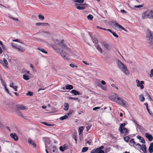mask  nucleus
Masks as SVG:
<instances>
[{"label": "nucleus", "mask_w": 153, "mask_h": 153, "mask_svg": "<svg viewBox=\"0 0 153 153\" xmlns=\"http://www.w3.org/2000/svg\"><path fill=\"white\" fill-rule=\"evenodd\" d=\"M0 63L2 64L3 66H4L5 68L7 69L8 68V62L7 60L5 58H4L3 59V61L2 60H0Z\"/></svg>", "instance_id": "8"}, {"label": "nucleus", "mask_w": 153, "mask_h": 153, "mask_svg": "<svg viewBox=\"0 0 153 153\" xmlns=\"http://www.w3.org/2000/svg\"><path fill=\"white\" fill-rule=\"evenodd\" d=\"M88 149V148L87 147H84L82 148V152H84L87 151Z\"/></svg>", "instance_id": "38"}, {"label": "nucleus", "mask_w": 153, "mask_h": 153, "mask_svg": "<svg viewBox=\"0 0 153 153\" xmlns=\"http://www.w3.org/2000/svg\"><path fill=\"white\" fill-rule=\"evenodd\" d=\"M63 42L64 40H62L60 42L59 41L58 45H60V46H62L64 48H65L66 45Z\"/></svg>", "instance_id": "27"}, {"label": "nucleus", "mask_w": 153, "mask_h": 153, "mask_svg": "<svg viewBox=\"0 0 153 153\" xmlns=\"http://www.w3.org/2000/svg\"><path fill=\"white\" fill-rule=\"evenodd\" d=\"M145 136L150 141H152L153 140V137L152 135L147 133L146 134Z\"/></svg>", "instance_id": "12"}, {"label": "nucleus", "mask_w": 153, "mask_h": 153, "mask_svg": "<svg viewBox=\"0 0 153 153\" xmlns=\"http://www.w3.org/2000/svg\"><path fill=\"white\" fill-rule=\"evenodd\" d=\"M10 136L16 141H18V137L15 133H11L10 134Z\"/></svg>", "instance_id": "13"}, {"label": "nucleus", "mask_w": 153, "mask_h": 153, "mask_svg": "<svg viewBox=\"0 0 153 153\" xmlns=\"http://www.w3.org/2000/svg\"><path fill=\"white\" fill-rule=\"evenodd\" d=\"M64 106L65 107V108H64V110H68L69 105L68 103H65L64 104Z\"/></svg>", "instance_id": "29"}, {"label": "nucleus", "mask_w": 153, "mask_h": 153, "mask_svg": "<svg viewBox=\"0 0 153 153\" xmlns=\"http://www.w3.org/2000/svg\"><path fill=\"white\" fill-rule=\"evenodd\" d=\"M93 42L96 44L98 43V41L97 39H95L93 41Z\"/></svg>", "instance_id": "62"}, {"label": "nucleus", "mask_w": 153, "mask_h": 153, "mask_svg": "<svg viewBox=\"0 0 153 153\" xmlns=\"http://www.w3.org/2000/svg\"><path fill=\"white\" fill-rule=\"evenodd\" d=\"M144 81H141L140 84V87L141 89H143L144 88V86L143 85V84H144Z\"/></svg>", "instance_id": "34"}, {"label": "nucleus", "mask_w": 153, "mask_h": 153, "mask_svg": "<svg viewBox=\"0 0 153 153\" xmlns=\"http://www.w3.org/2000/svg\"><path fill=\"white\" fill-rule=\"evenodd\" d=\"M68 118V116L67 115H65L63 116L60 117L59 118L61 120H63L65 119H67Z\"/></svg>", "instance_id": "35"}, {"label": "nucleus", "mask_w": 153, "mask_h": 153, "mask_svg": "<svg viewBox=\"0 0 153 153\" xmlns=\"http://www.w3.org/2000/svg\"><path fill=\"white\" fill-rule=\"evenodd\" d=\"M36 26H49V24L47 23H37L36 24Z\"/></svg>", "instance_id": "15"}, {"label": "nucleus", "mask_w": 153, "mask_h": 153, "mask_svg": "<svg viewBox=\"0 0 153 153\" xmlns=\"http://www.w3.org/2000/svg\"><path fill=\"white\" fill-rule=\"evenodd\" d=\"M109 98L111 100L118 103L122 106H125L126 105V102L122 99L120 98L115 94H113V95L110 96Z\"/></svg>", "instance_id": "1"}, {"label": "nucleus", "mask_w": 153, "mask_h": 153, "mask_svg": "<svg viewBox=\"0 0 153 153\" xmlns=\"http://www.w3.org/2000/svg\"><path fill=\"white\" fill-rule=\"evenodd\" d=\"M116 38H117L118 37V35H117L115 33V32H113L112 33H111Z\"/></svg>", "instance_id": "49"}, {"label": "nucleus", "mask_w": 153, "mask_h": 153, "mask_svg": "<svg viewBox=\"0 0 153 153\" xmlns=\"http://www.w3.org/2000/svg\"><path fill=\"white\" fill-rule=\"evenodd\" d=\"M120 12L123 14H126L127 13V12L124 10H121L120 11Z\"/></svg>", "instance_id": "56"}, {"label": "nucleus", "mask_w": 153, "mask_h": 153, "mask_svg": "<svg viewBox=\"0 0 153 153\" xmlns=\"http://www.w3.org/2000/svg\"><path fill=\"white\" fill-rule=\"evenodd\" d=\"M23 78L25 80H28L30 79V77L26 74L23 75Z\"/></svg>", "instance_id": "32"}, {"label": "nucleus", "mask_w": 153, "mask_h": 153, "mask_svg": "<svg viewBox=\"0 0 153 153\" xmlns=\"http://www.w3.org/2000/svg\"><path fill=\"white\" fill-rule=\"evenodd\" d=\"M143 7V5H136V6H134V7H136V8H140V7Z\"/></svg>", "instance_id": "59"}, {"label": "nucleus", "mask_w": 153, "mask_h": 153, "mask_svg": "<svg viewBox=\"0 0 153 153\" xmlns=\"http://www.w3.org/2000/svg\"><path fill=\"white\" fill-rule=\"evenodd\" d=\"M11 45L13 47L15 48H16V45L15 44H14L13 43H12Z\"/></svg>", "instance_id": "63"}, {"label": "nucleus", "mask_w": 153, "mask_h": 153, "mask_svg": "<svg viewBox=\"0 0 153 153\" xmlns=\"http://www.w3.org/2000/svg\"><path fill=\"white\" fill-rule=\"evenodd\" d=\"M50 46L55 51H58L59 48H58L55 45H53V44H50Z\"/></svg>", "instance_id": "24"}, {"label": "nucleus", "mask_w": 153, "mask_h": 153, "mask_svg": "<svg viewBox=\"0 0 153 153\" xmlns=\"http://www.w3.org/2000/svg\"><path fill=\"white\" fill-rule=\"evenodd\" d=\"M17 114L19 116L21 117L22 118H24V116L23 114L20 112H19L17 113Z\"/></svg>", "instance_id": "46"}, {"label": "nucleus", "mask_w": 153, "mask_h": 153, "mask_svg": "<svg viewBox=\"0 0 153 153\" xmlns=\"http://www.w3.org/2000/svg\"><path fill=\"white\" fill-rule=\"evenodd\" d=\"M73 88V86L71 85H68L66 86V89L71 90Z\"/></svg>", "instance_id": "30"}, {"label": "nucleus", "mask_w": 153, "mask_h": 153, "mask_svg": "<svg viewBox=\"0 0 153 153\" xmlns=\"http://www.w3.org/2000/svg\"><path fill=\"white\" fill-rule=\"evenodd\" d=\"M137 138L141 140V142L143 144L145 143V141L143 139V138L140 136H137Z\"/></svg>", "instance_id": "25"}, {"label": "nucleus", "mask_w": 153, "mask_h": 153, "mask_svg": "<svg viewBox=\"0 0 153 153\" xmlns=\"http://www.w3.org/2000/svg\"><path fill=\"white\" fill-rule=\"evenodd\" d=\"M43 141L45 142V145L48 144L50 143V140L49 138L43 137Z\"/></svg>", "instance_id": "20"}, {"label": "nucleus", "mask_w": 153, "mask_h": 153, "mask_svg": "<svg viewBox=\"0 0 153 153\" xmlns=\"http://www.w3.org/2000/svg\"><path fill=\"white\" fill-rule=\"evenodd\" d=\"M140 149L142 150L144 152V153H147L146 149V145L144 144L141 145V146Z\"/></svg>", "instance_id": "16"}, {"label": "nucleus", "mask_w": 153, "mask_h": 153, "mask_svg": "<svg viewBox=\"0 0 153 153\" xmlns=\"http://www.w3.org/2000/svg\"><path fill=\"white\" fill-rule=\"evenodd\" d=\"M101 44L103 45L106 49L109 50L111 49L110 46L106 42L104 41L102 42Z\"/></svg>", "instance_id": "9"}, {"label": "nucleus", "mask_w": 153, "mask_h": 153, "mask_svg": "<svg viewBox=\"0 0 153 153\" xmlns=\"http://www.w3.org/2000/svg\"><path fill=\"white\" fill-rule=\"evenodd\" d=\"M135 145V146H134V147H135L137 149H140L141 147V145L139 143L136 144V145Z\"/></svg>", "instance_id": "37"}, {"label": "nucleus", "mask_w": 153, "mask_h": 153, "mask_svg": "<svg viewBox=\"0 0 153 153\" xmlns=\"http://www.w3.org/2000/svg\"><path fill=\"white\" fill-rule=\"evenodd\" d=\"M15 91H17V86H14L13 87H12Z\"/></svg>", "instance_id": "60"}, {"label": "nucleus", "mask_w": 153, "mask_h": 153, "mask_svg": "<svg viewBox=\"0 0 153 153\" xmlns=\"http://www.w3.org/2000/svg\"><path fill=\"white\" fill-rule=\"evenodd\" d=\"M26 94L27 96H31L33 95V93L32 92L29 91L28 93H27Z\"/></svg>", "instance_id": "45"}, {"label": "nucleus", "mask_w": 153, "mask_h": 153, "mask_svg": "<svg viewBox=\"0 0 153 153\" xmlns=\"http://www.w3.org/2000/svg\"><path fill=\"white\" fill-rule=\"evenodd\" d=\"M73 137L74 139V140L75 141V143L76 144L77 143V139L75 135H73Z\"/></svg>", "instance_id": "57"}, {"label": "nucleus", "mask_w": 153, "mask_h": 153, "mask_svg": "<svg viewBox=\"0 0 153 153\" xmlns=\"http://www.w3.org/2000/svg\"><path fill=\"white\" fill-rule=\"evenodd\" d=\"M145 93H146V95L147 96V97H148L149 99L150 100H152V99L151 97V96H150V95L148 94L146 91H145Z\"/></svg>", "instance_id": "52"}, {"label": "nucleus", "mask_w": 153, "mask_h": 153, "mask_svg": "<svg viewBox=\"0 0 153 153\" xmlns=\"http://www.w3.org/2000/svg\"><path fill=\"white\" fill-rule=\"evenodd\" d=\"M37 49L44 53H47V51H45V50L43 48H37Z\"/></svg>", "instance_id": "40"}, {"label": "nucleus", "mask_w": 153, "mask_h": 153, "mask_svg": "<svg viewBox=\"0 0 153 153\" xmlns=\"http://www.w3.org/2000/svg\"><path fill=\"white\" fill-rule=\"evenodd\" d=\"M4 88L5 89V90L9 94H10V93H9V91H8V89L6 87V85H4Z\"/></svg>", "instance_id": "54"}, {"label": "nucleus", "mask_w": 153, "mask_h": 153, "mask_svg": "<svg viewBox=\"0 0 153 153\" xmlns=\"http://www.w3.org/2000/svg\"><path fill=\"white\" fill-rule=\"evenodd\" d=\"M42 34L43 36L47 37L48 36L49 33L43 31L42 32Z\"/></svg>", "instance_id": "28"}, {"label": "nucleus", "mask_w": 153, "mask_h": 153, "mask_svg": "<svg viewBox=\"0 0 153 153\" xmlns=\"http://www.w3.org/2000/svg\"><path fill=\"white\" fill-rule=\"evenodd\" d=\"M130 145L131 146H134L136 145V143L134 141V139L132 138L130 141Z\"/></svg>", "instance_id": "23"}, {"label": "nucleus", "mask_w": 153, "mask_h": 153, "mask_svg": "<svg viewBox=\"0 0 153 153\" xmlns=\"http://www.w3.org/2000/svg\"><path fill=\"white\" fill-rule=\"evenodd\" d=\"M104 148V146H102L101 147L94 149L92 150L91 153H104V151L102 149Z\"/></svg>", "instance_id": "5"}, {"label": "nucleus", "mask_w": 153, "mask_h": 153, "mask_svg": "<svg viewBox=\"0 0 153 153\" xmlns=\"http://www.w3.org/2000/svg\"><path fill=\"white\" fill-rule=\"evenodd\" d=\"M153 10H147L142 14V17L143 19L152 18Z\"/></svg>", "instance_id": "3"}, {"label": "nucleus", "mask_w": 153, "mask_h": 153, "mask_svg": "<svg viewBox=\"0 0 153 153\" xmlns=\"http://www.w3.org/2000/svg\"><path fill=\"white\" fill-rule=\"evenodd\" d=\"M84 129V127L83 126L80 127L79 128L78 131L79 135L81 134V133H82Z\"/></svg>", "instance_id": "26"}, {"label": "nucleus", "mask_w": 153, "mask_h": 153, "mask_svg": "<svg viewBox=\"0 0 153 153\" xmlns=\"http://www.w3.org/2000/svg\"><path fill=\"white\" fill-rule=\"evenodd\" d=\"M139 98L140 99V101L141 102H143L145 100V98L143 94H140V95Z\"/></svg>", "instance_id": "31"}, {"label": "nucleus", "mask_w": 153, "mask_h": 153, "mask_svg": "<svg viewBox=\"0 0 153 153\" xmlns=\"http://www.w3.org/2000/svg\"><path fill=\"white\" fill-rule=\"evenodd\" d=\"M97 48L98 51H99L100 53H102V50L98 45H97Z\"/></svg>", "instance_id": "33"}, {"label": "nucleus", "mask_w": 153, "mask_h": 153, "mask_svg": "<svg viewBox=\"0 0 153 153\" xmlns=\"http://www.w3.org/2000/svg\"><path fill=\"white\" fill-rule=\"evenodd\" d=\"M42 123L46 125V126H52L53 125H51V124H48V123H46V122H41Z\"/></svg>", "instance_id": "44"}, {"label": "nucleus", "mask_w": 153, "mask_h": 153, "mask_svg": "<svg viewBox=\"0 0 153 153\" xmlns=\"http://www.w3.org/2000/svg\"><path fill=\"white\" fill-rule=\"evenodd\" d=\"M101 83L102 84V85H104L105 84L106 82H105V81L103 80H102V81H101Z\"/></svg>", "instance_id": "64"}, {"label": "nucleus", "mask_w": 153, "mask_h": 153, "mask_svg": "<svg viewBox=\"0 0 153 153\" xmlns=\"http://www.w3.org/2000/svg\"><path fill=\"white\" fill-rule=\"evenodd\" d=\"M126 125V124L125 123H122L120 126V127L119 128V130L120 131V132H121L122 131V129L125 127H124V126Z\"/></svg>", "instance_id": "21"}, {"label": "nucleus", "mask_w": 153, "mask_h": 153, "mask_svg": "<svg viewBox=\"0 0 153 153\" xmlns=\"http://www.w3.org/2000/svg\"><path fill=\"white\" fill-rule=\"evenodd\" d=\"M68 149V146L66 144H64L62 146H61L59 147V149L62 152H64Z\"/></svg>", "instance_id": "11"}, {"label": "nucleus", "mask_w": 153, "mask_h": 153, "mask_svg": "<svg viewBox=\"0 0 153 153\" xmlns=\"http://www.w3.org/2000/svg\"><path fill=\"white\" fill-rule=\"evenodd\" d=\"M103 30H106L109 31L111 33H112V30H110V29H106L105 28H103Z\"/></svg>", "instance_id": "61"}, {"label": "nucleus", "mask_w": 153, "mask_h": 153, "mask_svg": "<svg viewBox=\"0 0 153 153\" xmlns=\"http://www.w3.org/2000/svg\"><path fill=\"white\" fill-rule=\"evenodd\" d=\"M39 19H40L43 20L44 19V17L43 16L41 15V14H39L38 16Z\"/></svg>", "instance_id": "41"}, {"label": "nucleus", "mask_w": 153, "mask_h": 153, "mask_svg": "<svg viewBox=\"0 0 153 153\" xmlns=\"http://www.w3.org/2000/svg\"><path fill=\"white\" fill-rule=\"evenodd\" d=\"M69 99L70 100H78V99L77 98L75 97H69Z\"/></svg>", "instance_id": "43"}, {"label": "nucleus", "mask_w": 153, "mask_h": 153, "mask_svg": "<svg viewBox=\"0 0 153 153\" xmlns=\"http://www.w3.org/2000/svg\"><path fill=\"white\" fill-rule=\"evenodd\" d=\"M115 25L119 27V28H120L122 26L121 25L119 24L117 22H115Z\"/></svg>", "instance_id": "50"}, {"label": "nucleus", "mask_w": 153, "mask_h": 153, "mask_svg": "<svg viewBox=\"0 0 153 153\" xmlns=\"http://www.w3.org/2000/svg\"><path fill=\"white\" fill-rule=\"evenodd\" d=\"M146 38L147 42L153 45V32L151 31H148L146 34Z\"/></svg>", "instance_id": "4"}, {"label": "nucleus", "mask_w": 153, "mask_h": 153, "mask_svg": "<svg viewBox=\"0 0 153 153\" xmlns=\"http://www.w3.org/2000/svg\"><path fill=\"white\" fill-rule=\"evenodd\" d=\"M60 54L64 59L67 60H68L70 59V56L69 55L65 52L62 51L60 52Z\"/></svg>", "instance_id": "6"}, {"label": "nucleus", "mask_w": 153, "mask_h": 153, "mask_svg": "<svg viewBox=\"0 0 153 153\" xmlns=\"http://www.w3.org/2000/svg\"><path fill=\"white\" fill-rule=\"evenodd\" d=\"M136 82L137 83V86L138 87H140V81L138 79H137L136 80Z\"/></svg>", "instance_id": "51"}, {"label": "nucleus", "mask_w": 153, "mask_h": 153, "mask_svg": "<svg viewBox=\"0 0 153 153\" xmlns=\"http://www.w3.org/2000/svg\"><path fill=\"white\" fill-rule=\"evenodd\" d=\"M73 112V110H69L68 112L67 113V114L69 116Z\"/></svg>", "instance_id": "53"}, {"label": "nucleus", "mask_w": 153, "mask_h": 153, "mask_svg": "<svg viewBox=\"0 0 153 153\" xmlns=\"http://www.w3.org/2000/svg\"><path fill=\"white\" fill-rule=\"evenodd\" d=\"M87 17L88 19L92 20L93 18V16L92 15L89 14L87 16Z\"/></svg>", "instance_id": "47"}, {"label": "nucleus", "mask_w": 153, "mask_h": 153, "mask_svg": "<svg viewBox=\"0 0 153 153\" xmlns=\"http://www.w3.org/2000/svg\"><path fill=\"white\" fill-rule=\"evenodd\" d=\"M53 42L54 43H55V44H57V45H58V44L59 43V41L56 39H54L53 40Z\"/></svg>", "instance_id": "48"}, {"label": "nucleus", "mask_w": 153, "mask_h": 153, "mask_svg": "<svg viewBox=\"0 0 153 153\" xmlns=\"http://www.w3.org/2000/svg\"><path fill=\"white\" fill-rule=\"evenodd\" d=\"M70 66L72 68H74V67H77V66L76 65H75L73 64H71L70 65Z\"/></svg>", "instance_id": "58"}, {"label": "nucleus", "mask_w": 153, "mask_h": 153, "mask_svg": "<svg viewBox=\"0 0 153 153\" xmlns=\"http://www.w3.org/2000/svg\"><path fill=\"white\" fill-rule=\"evenodd\" d=\"M16 49H17L18 51L21 52H23L24 51L25 49L23 48L20 46L16 45Z\"/></svg>", "instance_id": "19"}, {"label": "nucleus", "mask_w": 153, "mask_h": 153, "mask_svg": "<svg viewBox=\"0 0 153 153\" xmlns=\"http://www.w3.org/2000/svg\"><path fill=\"white\" fill-rule=\"evenodd\" d=\"M130 139V137L128 136H126L124 138V140L126 142H128Z\"/></svg>", "instance_id": "36"}, {"label": "nucleus", "mask_w": 153, "mask_h": 153, "mask_svg": "<svg viewBox=\"0 0 153 153\" xmlns=\"http://www.w3.org/2000/svg\"><path fill=\"white\" fill-rule=\"evenodd\" d=\"M117 64L120 69L126 75H128L129 72L127 68L125 65L119 60L117 61Z\"/></svg>", "instance_id": "2"}, {"label": "nucleus", "mask_w": 153, "mask_h": 153, "mask_svg": "<svg viewBox=\"0 0 153 153\" xmlns=\"http://www.w3.org/2000/svg\"><path fill=\"white\" fill-rule=\"evenodd\" d=\"M17 110H24L27 109L26 107L22 105H19L16 106Z\"/></svg>", "instance_id": "10"}, {"label": "nucleus", "mask_w": 153, "mask_h": 153, "mask_svg": "<svg viewBox=\"0 0 153 153\" xmlns=\"http://www.w3.org/2000/svg\"><path fill=\"white\" fill-rule=\"evenodd\" d=\"M71 93L72 94H74L75 95H80L81 94L79 92L75 90H72L71 91Z\"/></svg>", "instance_id": "22"}, {"label": "nucleus", "mask_w": 153, "mask_h": 153, "mask_svg": "<svg viewBox=\"0 0 153 153\" xmlns=\"http://www.w3.org/2000/svg\"><path fill=\"white\" fill-rule=\"evenodd\" d=\"M75 2L79 3H82L84 2V0H73Z\"/></svg>", "instance_id": "39"}, {"label": "nucleus", "mask_w": 153, "mask_h": 153, "mask_svg": "<svg viewBox=\"0 0 153 153\" xmlns=\"http://www.w3.org/2000/svg\"><path fill=\"white\" fill-rule=\"evenodd\" d=\"M100 108V107H97L94 108H93V110H96L97 111V110L98 109H99Z\"/></svg>", "instance_id": "55"}, {"label": "nucleus", "mask_w": 153, "mask_h": 153, "mask_svg": "<svg viewBox=\"0 0 153 153\" xmlns=\"http://www.w3.org/2000/svg\"><path fill=\"white\" fill-rule=\"evenodd\" d=\"M88 126L86 127V129L87 131H88L89 130L91 126V125L90 124H87Z\"/></svg>", "instance_id": "42"}, {"label": "nucleus", "mask_w": 153, "mask_h": 153, "mask_svg": "<svg viewBox=\"0 0 153 153\" xmlns=\"http://www.w3.org/2000/svg\"><path fill=\"white\" fill-rule=\"evenodd\" d=\"M120 133L121 134H124L125 136L127 135L129 133L127 129L126 128H123L122 132Z\"/></svg>", "instance_id": "17"}, {"label": "nucleus", "mask_w": 153, "mask_h": 153, "mask_svg": "<svg viewBox=\"0 0 153 153\" xmlns=\"http://www.w3.org/2000/svg\"><path fill=\"white\" fill-rule=\"evenodd\" d=\"M148 151L150 153L153 152V143H151L148 149Z\"/></svg>", "instance_id": "18"}, {"label": "nucleus", "mask_w": 153, "mask_h": 153, "mask_svg": "<svg viewBox=\"0 0 153 153\" xmlns=\"http://www.w3.org/2000/svg\"><path fill=\"white\" fill-rule=\"evenodd\" d=\"M75 5L76 7V8L79 10L84 9L87 6L86 4H79L77 3H75Z\"/></svg>", "instance_id": "7"}, {"label": "nucleus", "mask_w": 153, "mask_h": 153, "mask_svg": "<svg viewBox=\"0 0 153 153\" xmlns=\"http://www.w3.org/2000/svg\"><path fill=\"white\" fill-rule=\"evenodd\" d=\"M28 143L33 146L34 148H36V144L35 143L34 141L32 140L30 138H29L28 140Z\"/></svg>", "instance_id": "14"}]
</instances>
